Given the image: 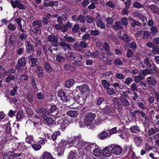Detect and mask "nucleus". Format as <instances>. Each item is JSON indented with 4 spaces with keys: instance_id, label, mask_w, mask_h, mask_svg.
I'll return each instance as SVG.
<instances>
[{
    "instance_id": "12",
    "label": "nucleus",
    "mask_w": 159,
    "mask_h": 159,
    "mask_svg": "<svg viewBox=\"0 0 159 159\" xmlns=\"http://www.w3.org/2000/svg\"><path fill=\"white\" fill-rule=\"evenodd\" d=\"M147 81L148 83L152 86L156 85L157 83V80L152 77H149L147 78Z\"/></svg>"
},
{
    "instance_id": "41",
    "label": "nucleus",
    "mask_w": 159,
    "mask_h": 159,
    "mask_svg": "<svg viewBox=\"0 0 159 159\" xmlns=\"http://www.w3.org/2000/svg\"><path fill=\"white\" fill-rule=\"evenodd\" d=\"M60 132L59 131H57L53 133L51 136L52 139L53 141H55L57 139V136L59 135Z\"/></svg>"
},
{
    "instance_id": "57",
    "label": "nucleus",
    "mask_w": 159,
    "mask_h": 159,
    "mask_svg": "<svg viewBox=\"0 0 159 159\" xmlns=\"http://www.w3.org/2000/svg\"><path fill=\"white\" fill-rule=\"evenodd\" d=\"M27 96V99L28 102L30 103H32L33 101L32 95L29 93H28Z\"/></svg>"
},
{
    "instance_id": "16",
    "label": "nucleus",
    "mask_w": 159,
    "mask_h": 159,
    "mask_svg": "<svg viewBox=\"0 0 159 159\" xmlns=\"http://www.w3.org/2000/svg\"><path fill=\"white\" fill-rule=\"evenodd\" d=\"M64 39L65 41L67 43H74L76 40L75 38L66 35L64 36Z\"/></svg>"
},
{
    "instance_id": "8",
    "label": "nucleus",
    "mask_w": 159,
    "mask_h": 159,
    "mask_svg": "<svg viewBox=\"0 0 159 159\" xmlns=\"http://www.w3.org/2000/svg\"><path fill=\"white\" fill-rule=\"evenodd\" d=\"M122 151V148L118 145L114 146L111 150V152L112 153L118 155L121 154Z\"/></svg>"
},
{
    "instance_id": "50",
    "label": "nucleus",
    "mask_w": 159,
    "mask_h": 159,
    "mask_svg": "<svg viewBox=\"0 0 159 159\" xmlns=\"http://www.w3.org/2000/svg\"><path fill=\"white\" fill-rule=\"evenodd\" d=\"M83 59L82 56L79 53H76L75 58V61H76L80 62L81 60Z\"/></svg>"
},
{
    "instance_id": "23",
    "label": "nucleus",
    "mask_w": 159,
    "mask_h": 159,
    "mask_svg": "<svg viewBox=\"0 0 159 159\" xmlns=\"http://www.w3.org/2000/svg\"><path fill=\"white\" fill-rule=\"evenodd\" d=\"M20 1L19 0H11V3L13 8H18Z\"/></svg>"
},
{
    "instance_id": "36",
    "label": "nucleus",
    "mask_w": 159,
    "mask_h": 159,
    "mask_svg": "<svg viewBox=\"0 0 159 159\" xmlns=\"http://www.w3.org/2000/svg\"><path fill=\"white\" fill-rule=\"evenodd\" d=\"M103 155L107 157H109L111 155V153L106 148L103 149L102 150Z\"/></svg>"
},
{
    "instance_id": "10",
    "label": "nucleus",
    "mask_w": 159,
    "mask_h": 159,
    "mask_svg": "<svg viewBox=\"0 0 159 159\" xmlns=\"http://www.w3.org/2000/svg\"><path fill=\"white\" fill-rule=\"evenodd\" d=\"M76 88L79 89L80 92L84 93L89 91V87L86 84H84L80 86H78L76 87Z\"/></svg>"
},
{
    "instance_id": "20",
    "label": "nucleus",
    "mask_w": 159,
    "mask_h": 159,
    "mask_svg": "<svg viewBox=\"0 0 159 159\" xmlns=\"http://www.w3.org/2000/svg\"><path fill=\"white\" fill-rule=\"evenodd\" d=\"M75 81L72 79H70L66 81V86L67 88H70L75 83Z\"/></svg>"
},
{
    "instance_id": "55",
    "label": "nucleus",
    "mask_w": 159,
    "mask_h": 159,
    "mask_svg": "<svg viewBox=\"0 0 159 159\" xmlns=\"http://www.w3.org/2000/svg\"><path fill=\"white\" fill-rule=\"evenodd\" d=\"M143 62L147 67H151L152 65L149 62V58H146L145 59L143 60Z\"/></svg>"
},
{
    "instance_id": "2",
    "label": "nucleus",
    "mask_w": 159,
    "mask_h": 159,
    "mask_svg": "<svg viewBox=\"0 0 159 159\" xmlns=\"http://www.w3.org/2000/svg\"><path fill=\"white\" fill-rule=\"evenodd\" d=\"M96 115L93 113H88L86 115V118L84 120V122L86 125H89L92 123Z\"/></svg>"
},
{
    "instance_id": "14",
    "label": "nucleus",
    "mask_w": 159,
    "mask_h": 159,
    "mask_svg": "<svg viewBox=\"0 0 159 159\" xmlns=\"http://www.w3.org/2000/svg\"><path fill=\"white\" fill-rule=\"evenodd\" d=\"M26 43L27 44V45H26L27 46V52H34V48L30 42L27 41H26Z\"/></svg>"
},
{
    "instance_id": "52",
    "label": "nucleus",
    "mask_w": 159,
    "mask_h": 159,
    "mask_svg": "<svg viewBox=\"0 0 159 159\" xmlns=\"http://www.w3.org/2000/svg\"><path fill=\"white\" fill-rule=\"evenodd\" d=\"M130 87L132 90L134 92L137 91L138 90L137 85L135 83H133Z\"/></svg>"
},
{
    "instance_id": "38",
    "label": "nucleus",
    "mask_w": 159,
    "mask_h": 159,
    "mask_svg": "<svg viewBox=\"0 0 159 159\" xmlns=\"http://www.w3.org/2000/svg\"><path fill=\"white\" fill-rule=\"evenodd\" d=\"M134 141L136 144L139 146L142 142V139L140 136H137L134 138Z\"/></svg>"
},
{
    "instance_id": "17",
    "label": "nucleus",
    "mask_w": 159,
    "mask_h": 159,
    "mask_svg": "<svg viewBox=\"0 0 159 159\" xmlns=\"http://www.w3.org/2000/svg\"><path fill=\"white\" fill-rule=\"evenodd\" d=\"M44 121L48 125H51L53 123V120L51 118L45 116L44 117Z\"/></svg>"
},
{
    "instance_id": "42",
    "label": "nucleus",
    "mask_w": 159,
    "mask_h": 159,
    "mask_svg": "<svg viewBox=\"0 0 159 159\" xmlns=\"http://www.w3.org/2000/svg\"><path fill=\"white\" fill-rule=\"evenodd\" d=\"M80 28V26L79 24H76L72 28V32L74 33H77L78 30Z\"/></svg>"
},
{
    "instance_id": "4",
    "label": "nucleus",
    "mask_w": 159,
    "mask_h": 159,
    "mask_svg": "<svg viewBox=\"0 0 159 159\" xmlns=\"http://www.w3.org/2000/svg\"><path fill=\"white\" fill-rule=\"evenodd\" d=\"M48 41L51 43L53 46L56 47L59 44L58 37L57 36L53 34L49 35L48 37Z\"/></svg>"
},
{
    "instance_id": "54",
    "label": "nucleus",
    "mask_w": 159,
    "mask_h": 159,
    "mask_svg": "<svg viewBox=\"0 0 159 159\" xmlns=\"http://www.w3.org/2000/svg\"><path fill=\"white\" fill-rule=\"evenodd\" d=\"M45 68L46 71L49 73H50L52 71V68L48 63H46L45 64Z\"/></svg>"
},
{
    "instance_id": "45",
    "label": "nucleus",
    "mask_w": 159,
    "mask_h": 159,
    "mask_svg": "<svg viewBox=\"0 0 159 159\" xmlns=\"http://www.w3.org/2000/svg\"><path fill=\"white\" fill-rule=\"evenodd\" d=\"M28 38V35L26 34L23 33L20 35V39L22 41H25Z\"/></svg>"
},
{
    "instance_id": "56",
    "label": "nucleus",
    "mask_w": 159,
    "mask_h": 159,
    "mask_svg": "<svg viewBox=\"0 0 159 159\" xmlns=\"http://www.w3.org/2000/svg\"><path fill=\"white\" fill-rule=\"evenodd\" d=\"M106 6L111 8H114L115 6L114 3L111 1L108 2L106 4Z\"/></svg>"
},
{
    "instance_id": "26",
    "label": "nucleus",
    "mask_w": 159,
    "mask_h": 159,
    "mask_svg": "<svg viewBox=\"0 0 159 159\" xmlns=\"http://www.w3.org/2000/svg\"><path fill=\"white\" fill-rule=\"evenodd\" d=\"M16 24L10 23L8 25L7 28L11 32L15 31L16 29Z\"/></svg>"
},
{
    "instance_id": "15",
    "label": "nucleus",
    "mask_w": 159,
    "mask_h": 159,
    "mask_svg": "<svg viewBox=\"0 0 159 159\" xmlns=\"http://www.w3.org/2000/svg\"><path fill=\"white\" fill-rule=\"evenodd\" d=\"M112 27L115 30H118L120 29H122L123 28V27L121 22L119 21H116Z\"/></svg>"
},
{
    "instance_id": "5",
    "label": "nucleus",
    "mask_w": 159,
    "mask_h": 159,
    "mask_svg": "<svg viewBox=\"0 0 159 159\" xmlns=\"http://www.w3.org/2000/svg\"><path fill=\"white\" fill-rule=\"evenodd\" d=\"M158 71H157L155 69L152 70L151 69L148 68L142 70L141 72V75L144 77L148 74L152 75L155 74L156 75H157Z\"/></svg>"
},
{
    "instance_id": "44",
    "label": "nucleus",
    "mask_w": 159,
    "mask_h": 159,
    "mask_svg": "<svg viewBox=\"0 0 159 159\" xmlns=\"http://www.w3.org/2000/svg\"><path fill=\"white\" fill-rule=\"evenodd\" d=\"M56 60L59 62H63L65 61V58L61 55H57L56 57Z\"/></svg>"
},
{
    "instance_id": "43",
    "label": "nucleus",
    "mask_w": 159,
    "mask_h": 159,
    "mask_svg": "<svg viewBox=\"0 0 159 159\" xmlns=\"http://www.w3.org/2000/svg\"><path fill=\"white\" fill-rule=\"evenodd\" d=\"M121 23L122 26H127L128 24V18L126 17H123L121 19Z\"/></svg>"
},
{
    "instance_id": "46",
    "label": "nucleus",
    "mask_w": 159,
    "mask_h": 159,
    "mask_svg": "<svg viewBox=\"0 0 159 159\" xmlns=\"http://www.w3.org/2000/svg\"><path fill=\"white\" fill-rule=\"evenodd\" d=\"M34 41L32 40V42L33 43H34L35 44V46H38L39 44L41 43V41L37 37H35L34 36Z\"/></svg>"
},
{
    "instance_id": "31",
    "label": "nucleus",
    "mask_w": 159,
    "mask_h": 159,
    "mask_svg": "<svg viewBox=\"0 0 159 159\" xmlns=\"http://www.w3.org/2000/svg\"><path fill=\"white\" fill-rule=\"evenodd\" d=\"M73 48L75 50L78 52L82 51V49L80 45V44L78 43H75L73 45Z\"/></svg>"
},
{
    "instance_id": "34",
    "label": "nucleus",
    "mask_w": 159,
    "mask_h": 159,
    "mask_svg": "<svg viewBox=\"0 0 159 159\" xmlns=\"http://www.w3.org/2000/svg\"><path fill=\"white\" fill-rule=\"evenodd\" d=\"M8 76L6 78V82L7 83L11 81L14 80L15 79V77L14 75H7Z\"/></svg>"
},
{
    "instance_id": "7",
    "label": "nucleus",
    "mask_w": 159,
    "mask_h": 159,
    "mask_svg": "<svg viewBox=\"0 0 159 159\" xmlns=\"http://www.w3.org/2000/svg\"><path fill=\"white\" fill-rule=\"evenodd\" d=\"M58 95L63 102H67L68 100L66 92L62 90H60L58 93Z\"/></svg>"
},
{
    "instance_id": "6",
    "label": "nucleus",
    "mask_w": 159,
    "mask_h": 159,
    "mask_svg": "<svg viewBox=\"0 0 159 159\" xmlns=\"http://www.w3.org/2000/svg\"><path fill=\"white\" fill-rule=\"evenodd\" d=\"M26 63V60L24 57H22L18 60L16 66L17 69H20V68L24 67Z\"/></svg>"
},
{
    "instance_id": "28",
    "label": "nucleus",
    "mask_w": 159,
    "mask_h": 159,
    "mask_svg": "<svg viewBox=\"0 0 159 159\" xmlns=\"http://www.w3.org/2000/svg\"><path fill=\"white\" fill-rule=\"evenodd\" d=\"M67 114L71 117H75L78 115V113L76 111H70L67 112Z\"/></svg>"
},
{
    "instance_id": "3",
    "label": "nucleus",
    "mask_w": 159,
    "mask_h": 159,
    "mask_svg": "<svg viewBox=\"0 0 159 159\" xmlns=\"http://www.w3.org/2000/svg\"><path fill=\"white\" fill-rule=\"evenodd\" d=\"M32 26L34 28L33 30V32L36 34H37L40 30V28L42 27L43 25L41 20H36L33 22Z\"/></svg>"
},
{
    "instance_id": "25",
    "label": "nucleus",
    "mask_w": 159,
    "mask_h": 159,
    "mask_svg": "<svg viewBox=\"0 0 159 159\" xmlns=\"http://www.w3.org/2000/svg\"><path fill=\"white\" fill-rule=\"evenodd\" d=\"M43 159H52V157L51 154L48 152H45L42 156Z\"/></svg>"
},
{
    "instance_id": "64",
    "label": "nucleus",
    "mask_w": 159,
    "mask_h": 159,
    "mask_svg": "<svg viewBox=\"0 0 159 159\" xmlns=\"http://www.w3.org/2000/svg\"><path fill=\"white\" fill-rule=\"evenodd\" d=\"M150 35L149 32L148 31H143V37L144 39H147Z\"/></svg>"
},
{
    "instance_id": "19",
    "label": "nucleus",
    "mask_w": 159,
    "mask_h": 159,
    "mask_svg": "<svg viewBox=\"0 0 159 159\" xmlns=\"http://www.w3.org/2000/svg\"><path fill=\"white\" fill-rule=\"evenodd\" d=\"M133 5L134 7L137 9L143 8L144 7L143 4H141L140 2L136 1H134V2Z\"/></svg>"
},
{
    "instance_id": "21",
    "label": "nucleus",
    "mask_w": 159,
    "mask_h": 159,
    "mask_svg": "<svg viewBox=\"0 0 159 159\" xmlns=\"http://www.w3.org/2000/svg\"><path fill=\"white\" fill-rule=\"evenodd\" d=\"M76 53L74 52L68 53L66 55V57L69 59L72 60H75V58Z\"/></svg>"
},
{
    "instance_id": "62",
    "label": "nucleus",
    "mask_w": 159,
    "mask_h": 159,
    "mask_svg": "<svg viewBox=\"0 0 159 159\" xmlns=\"http://www.w3.org/2000/svg\"><path fill=\"white\" fill-rule=\"evenodd\" d=\"M35 53L36 57H38L41 56L42 53L41 49L39 48L36 51Z\"/></svg>"
},
{
    "instance_id": "61",
    "label": "nucleus",
    "mask_w": 159,
    "mask_h": 159,
    "mask_svg": "<svg viewBox=\"0 0 159 159\" xmlns=\"http://www.w3.org/2000/svg\"><path fill=\"white\" fill-rule=\"evenodd\" d=\"M130 131L133 133H137L139 131L138 127L136 126H132L130 128Z\"/></svg>"
},
{
    "instance_id": "18",
    "label": "nucleus",
    "mask_w": 159,
    "mask_h": 159,
    "mask_svg": "<svg viewBox=\"0 0 159 159\" xmlns=\"http://www.w3.org/2000/svg\"><path fill=\"white\" fill-rule=\"evenodd\" d=\"M130 20L132 21L130 23V26L132 28L136 26H139L141 24V23H140L139 21L135 20L132 18H131Z\"/></svg>"
},
{
    "instance_id": "33",
    "label": "nucleus",
    "mask_w": 159,
    "mask_h": 159,
    "mask_svg": "<svg viewBox=\"0 0 159 159\" xmlns=\"http://www.w3.org/2000/svg\"><path fill=\"white\" fill-rule=\"evenodd\" d=\"M96 24L98 27L102 29H104L105 27V24L102 22V20L97 21Z\"/></svg>"
},
{
    "instance_id": "32",
    "label": "nucleus",
    "mask_w": 159,
    "mask_h": 159,
    "mask_svg": "<svg viewBox=\"0 0 159 159\" xmlns=\"http://www.w3.org/2000/svg\"><path fill=\"white\" fill-rule=\"evenodd\" d=\"M152 52L154 55L159 54V46L155 45L152 48Z\"/></svg>"
},
{
    "instance_id": "53",
    "label": "nucleus",
    "mask_w": 159,
    "mask_h": 159,
    "mask_svg": "<svg viewBox=\"0 0 159 159\" xmlns=\"http://www.w3.org/2000/svg\"><path fill=\"white\" fill-rule=\"evenodd\" d=\"M17 86H15L14 87L13 89L11 90L10 94L11 96L15 95L17 92Z\"/></svg>"
},
{
    "instance_id": "49",
    "label": "nucleus",
    "mask_w": 159,
    "mask_h": 159,
    "mask_svg": "<svg viewBox=\"0 0 159 159\" xmlns=\"http://www.w3.org/2000/svg\"><path fill=\"white\" fill-rule=\"evenodd\" d=\"M85 19L87 22L91 23L94 20V19L89 15H87L85 17Z\"/></svg>"
},
{
    "instance_id": "27",
    "label": "nucleus",
    "mask_w": 159,
    "mask_h": 159,
    "mask_svg": "<svg viewBox=\"0 0 159 159\" xmlns=\"http://www.w3.org/2000/svg\"><path fill=\"white\" fill-rule=\"evenodd\" d=\"M58 110L57 107L55 105L52 106L50 109L49 110L51 113H54L56 115L57 114Z\"/></svg>"
},
{
    "instance_id": "22",
    "label": "nucleus",
    "mask_w": 159,
    "mask_h": 159,
    "mask_svg": "<svg viewBox=\"0 0 159 159\" xmlns=\"http://www.w3.org/2000/svg\"><path fill=\"white\" fill-rule=\"evenodd\" d=\"M119 38L125 42H129L131 40L129 36L125 34H123L122 36H120Z\"/></svg>"
},
{
    "instance_id": "13",
    "label": "nucleus",
    "mask_w": 159,
    "mask_h": 159,
    "mask_svg": "<svg viewBox=\"0 0 159 159\" xmlns=\"http://www.w3.org/2000/svg\"><path fill=\"white\" fill-rule=\"evenodd\" d=\"M60 45L64 49V50L68 49L69 50L71 49V47L69 44L65 42L62 41L59 43Z\"/></svg>"
},
{
    "instance_id": "39",
    "label": "nucleus",
    "mask_w": 159,
    "mask_h": 159,
    "mask_svg": "<svg viewBox=\"0 0 159 159\" xmlns=\"http://www.w3.org/2000/svg\"><path fill=\"white\" fill-rule=\"evenodd\" d=\"M16 70L13 68H12L7 70L4 73V75L7 76V75H11L14 73L16 72Z\"/></svg>"
},
{
    "instance_id": "47",
    "label": "nucleus",
    "mask_w": 159,
    "mask_h": 159,
    "mask_svg": "<svg viewBox=\"0 0 159 159\" xmlns=\"http://www.w3.org/2000/svg\"><path fill=\"white\" fill-rule=\"evenodd\" d=\"M32 147L35 151H38L40 150L41 148V145L38 143L33 144L32 145Z\"/></svg>"
},
{
    "instance_id": "59",
    "label": "nucleus",
    "mask_w": 159,
    "mask_h": 159,
    "mask_svg": "<svg viewBox=\"0 0 159 159\" xmlns=\"http://www.w3.org/2000/svg\"><path fill=\"white\" fill-rule=\"evenodd\" d=\"M150 30L151 33L152 34H154L157 31V29L155 26H151Z\"/></svg>"
},
{
    "instance_id": "35",
    "label": "nucleus",
    "mask_w": 159,
    "mask_h": 159,
    "mask_svg": "<svg viewBox=\"0 0 159 159\" xmlns=\"http://www.w3.org/2000/svg\"><path fill=\"white\" fill-rule=\"evenodd\" d=\"M144 78V77L142 75H137L134 77V81L136 83H139Z\"/></svg>"
},
{
    "instance_id": "29",
    "label": "nucleus",
    "mask_w": 159,
    "mask_h": 159,
    "mask_svg": "<svg viewBox=\"0 0 159 159\" xmlns=\"http://www.w3.org/2000/svg\"><path fill=\"white\" fill-rule=\"evenodd\" d=\"M93 154L96 156L99 157L101 154V149L98 148H95L93 151Z\"/></svg>"
},
{
    "instance_id": "60",
    "label": "nucleus",
    "mask_w": 159,
    "mask_h": 159,
    "mask_svg": "<svg viewBox=\"0 0 159 159\" xmlns=\"http://www.w3.org/2000/svg\"><path fill=\"white\" fill-rule=\"evenodd\" d=\"M149 135H152L156 134V130L153 128H151L149 130L148 132Z\"/></svg>"
},
{
    "instance_id": "58",
    "label": "nucleus",
    "mask_w": 159,
    "mask_h": 159,
    "mask_svg": "<svg viewBox=\"0 0 159 159\" xmlns=\"http://www.w3.org/2000/svg\"><path fill=\"white\" fill-rule=\"evenodd\" d=\"M103 47L104 49L106 52H109L110 51L109 46L108 43L106 42H105L104 43L103 45Z\"/></svg>"
},
{
    "instance_id": "48",
    "label": "nucleus",
    "mask_w": 159,
    "mask_h": 159,
    "mask_svg": "<svg viewBox=\"0 0 159 159\" xmlns=\"http://www.w3.org/2000/svg\"><path fill=\"white\" fill-rule=\"evenodd\" d=\"M126 56L128 57H131L134 56V53L131 50L128 49L126 53Z\"/></svg>"
},
{
    "instance_id": "40",
    "label": "nucleus",
    "mask_w": 159,
    "mask_h": 159,
    "mask_svg": "<svg viewBox=\"0 0 159 159\" xmlns=\"http://www.w3.org/2000/svg\"><path fill=\"white\" fill-rule=\"evenodd\" d=\"M24 117V114L23 111H19L16 115V118L18 120H20Z\"/></svg>"
},
{
    "instance_id": "1",
    "label": "nucleus",
    "mask_w": 159,
    "mask_h": 159,
    "mask_svg": "<svg viewBox=\"0 0 159 159\" xmlns=\"http://www.w3.org/2000/svg\"><path fill=\"white\" fill-rule=\"evenodd\" d=\"M119 99L120 102L117 98H115L113 100L114 107L119 111L122 110L123 107H127L130 104L129 100L124 97H120Z\"/></svg>"
},
{
    "instance_id": "24",
    "label": "nucleus",
    "mask_w": 159,
    "mask_h": 159,
    "mask_svg": "<svg viewBox=\"0 0 159 159\" xmlns=\"http://www.w3.org/2000/svg\"><path fill=\"white\" fill-rule=\"evenodd\" d=\"M20 1L19 0H11V3L13 8H18Z\"/></svg>"
},
{
    "instance_id": "63",
    "label": "nucleus",
    "mask_w": 159,
    "mask_h": 159,
    "mask_svg": "<svg viewBox=\"0 0 159 159\" xmlns=\"http://www.w3.org/2000/svg\"><path fill=\"white\" fill-rule=\"evenodd\" d=\"M16 38L15 36V35H12L11 36L10 39V43L12 45L13 43L14 42H15L16 41Z\"/></svg>"
},
{
    "instance_id": "51",
    "label": "nucleus",
    "mask_w": 159,
    "mask_h": 159,
    "mask_svg": "<svg viewBox=\"0 0 159 159\" xmlns=\"http://www.w3.org/2000/svg\"><path fill=\"white\" fill-rule=\"evenodd\" d=\"M108 135V133L104 131L102 132L99 135V137L101 139L107 138Z\"/></svg>"
},
{
    "instance_id": "9",
    "label": "nucleus",
    "mask_w": 159,
    "mask_h": 159,
    "mask_svg": "<svg viewBox=\"0 0 159 159\" xmlns=\"http://www.w3.org/2000/svg\"><path fill=\"white\" fill-rule=\"evenodd\" d=\"M36 112L38 114H42L44 117L49 115V112L43 107H40L36 110Z\"/></svg>"
},
{
    "instance_id": "11",
    "label": "nucleus",
    "mask_w": 159,
    "mask_h": 159,
    "mask_svg": "<svg viewBox=\"0 0 159 159\" xmlns=\"http://www.w3.org/2000/svg\"><path fill=\"white\" fill-rule=\"evenodd\" d=\"M35 72L38 77L41 78L43 76L44 73L42 67L39 66L37 67L36 69Z\"/></svg>"
},
{
    "instance_id": "30",
    "label": "nucleus",
    "mask_w": 159,
    "mask_h": 159,
    "mask_svg": "<svg viewBox=\"0 0 159 159\" xmlns=\"http://www.w3.org/2000/svg\"><path fill=\"white\" fill-rule=\"evenodd\" d=\"M68 159H77V155L74 152L71 151L68 157Z\"/></svg>"
},
{
    "instance_id": "37",
    "label": "nucleus",
    "mask_w": 159,
    "mask_h": 159,
    "mask_svg": "<svg viewBox=\"0 0 159 159\" xmlns=\"http://www.w3.org/2000/svg\"><path fill=\"white\" fill-rule=\"evenodd\" d=\"M102 83L103 86L105 89H107L110 86V83L106 80H102Z\"/></svg>"
}]
</instances>
